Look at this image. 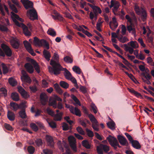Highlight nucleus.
Masks as SVG:
<instances>
[{
    "label": "nucleus",
    "mask_w": 154,
    "mask_h": 154,
    "mask_svg": "<svg viewBox=\"0 0 154 154\" xmlns=\"http://www.w3.org/2000/svg\"><path fill=\"white\" fill-rule=\"evenodd\" d=\"M60 84L61 87L64 88L66 89L69 87V84L64 81H61L60 82Z\"/></svg>",
    "instance_id": "nucleus-46"
},
{
    "label": "nucleus",
    "mask_w": 154,
    "mask_h": 154,
    "mask_svg": "<svg viewBox=\"0 0 154 154\" xmlns=\"http://www.w3.org/2000/svg\"><path fill=\"white\" fill-rule=\"evenodd\" d=\"M82 145L87 149L91 148V145L89 142L87 140H83L82 142Z\"/></svg>",
    "instance_id": "nucleus-28"
},
{
    "label": "nucleus",
    "mask_w": 154,
    "mask_h": 154,
    "mask_svg": "<svg viewBox=\"0 0 154 154\" xmlns=\"http://www.w3.org/2000/svg\"><path fill=\"white\" fill-rule=\"evenodd\" d=\"M54 14L55 15H51V16L54 20H58L60 21L63 20V17L57 11H54Z\"/></svg>",
    "instance_id": "nucleus-16"
},
{
    "label": "nucleus",
    "mask_w": 154,
    "mask_h": 154,
    "mask_svg": "<svg viewBox=\"0 0 154 154\" xmlns=\"http://www.w3.org/2000/svg\"><path fill=\"white\" fill-rule=\"evenodd\" d=\"M63 115V113L60 112L59 113H57L56 114H54V120L56 121H60L62 118V116Z\"/></svg>",
    "instance_id": "nucleus-23"
},
{
    "label": "nucleus",
    "mask_w": 154,
    "mask_h": 154,
    "mask_svg": "<svg viewBox=\"0 0 154 154\" xmlns=\"http://www.w3.org/2000/svg\"><path fill=\"white\" fill-rule=\"evenodd\" d=\"M54 59L56 60V62L59 61V55L57 52H55L54 53V55L53 57Z\"/></svg>",
    "instance_id": "nucleus-58"
},
{
    "label": "nucleus",
    "mask_w": 154,
    "mask_h": 154,
    "mask_svg": "<svg viewBox=\"0 0 154 154\" xmlns=\"http://www.w3.org/2000/svg\"><path fill=\"white\" fill-rule=\"evenodd\" d=\"M107 125L108 127L112 130L115 129L116 124L113 121L109 122L107 123Z\"/></svg>",
    "instance_id": "nucleus-29"
},
{
    "label": "nucleus",
    "mask_w": 154,
    "mask_h": 154,
    "mask_svg": "<svg viewBox=\"0 0 154 154\" xmlns=\"http://www.w3.org/2000/svg\"><path fill=\"white\" fill-rule=\"evenodd\" d=\"M28 152L30 154H33L35 152V148L32 146H28L27 148Z\"/></svg>",
    "instance_id": "nucleus-47"
},
{
    "label": "nucleus",
    "mask_w": 154,
    "mask_h": 154,
    "mask_svg": "<svg viewBox=\"0 0 154 154\" xmlns=\"http://www.w3.org/2000/svg\"><path fill=\"white\" fill-rule=\"evenodd\" d=\"M30 89L33 92H35L37 91V89L35 86H30L29 87Z\"/></svg>",
    "instance_id": "nucleus-63"
},
{
    "label": "nucleus",
    "mask_w": 154,
    "mask_h": 154,
    "mask_svg": "<svg viewBox=\"0 0 154 154\" xmlns=\"http://www.w3.org/2000/svg\"><path fill=\"white\" fill-rule=\"evenodd\" d=\"M35 144L38 146H42L43 144V142L42 140L40 138L36 139L35 140Z\"/></svg>",
    "instance_id": "nucleus-44"
},
{
    "label": "nucleus",
    "mask_w": 154,
    "mask_h": 154,
    "mask_svg": "<svg viewBox=\"0 0 154 154\" xmlns=\"http://www.w3.org/2000/svg\"><path fill=\"white\" fill-rule=\"evenodd\" d=\"M4 127L6 129L10 131H13V128L12 127L8 124L6 123L5 124Z\"/></svg>",
    "instance_id": "nucleus-56"
},
{
    "label": "nucleus",
    "mask_w": 154,
    "mask_h": 154,
    "mask_svg": "<svg viewBox=\"0 0 154 154\" xmlns=\"http://www.w3.org/2000/svg\"><path fill=\"white\" fill-rule=\"evenodd\" d=\"M47 33L48 34L52 37H55L57 35L56 32L54 29L52 28H49L48 30Z\"/></svg>",
    "instance_id": "nucleus-25"
},
{
    "label": "nucleus",
    "mask_w": 154,
    "mask_h": 154,
    "mask_svg": "<svg viewBox=\"0 0 154 154\" xmlns=\"http://www.w3.org/2000/svg\"><path fill=\"white\" fill-rule=\"evenodd\" d=\"M77 131L80 134L84 135L85 134V132L82 128L78 126L76 128Z\"/></svg>",
    "instance_id": "nucleus-55"
},
{
    "label": "nucleus",
    "mask_w": 154,
    "mask_h": 154,
    "mask_svg": "<svg viewBox=\"0 0 154 154\" xmlns=\"http://www.w3.org/2000/svg\"><path fill=\"white\" fill-rule=\"evenodd\" d=\"M43 152L45 154H52L53 153L52 151L50 149H44Z\"/></svg>",
    "instance_id": "nucleus-64"
},
{
    "label": "nucleus",
    "mask_w": 154,
    "mask_h": 154,
    "mask_svg": "<svg viewBox=\"0 0 154 154\" xmlns=\"http://www.w3.org/2000/svg\"><path fill=\"white\" fill-rule=\"evenodd\" d=\"M0 94L6 97L7 95V90L5 88L2 87L0 88Z\"/></svg>",
    "instance_id": "nucleus-33"
},
{
    "label": "nucleus",
    "mask_w": 154,
    "mask_h": 154,
    "mask_svg": "<svg viewBox=\"0 0 154 154\" xmlns=\"http://www.w3.org/2000/svg\"><path fill=\"white\" fill-rule=\"evenodd\" d=\"M30 126L32 129L35 131H37L38 130V127L35 124L33 123L30 124Z\"/></svg>",
    "instance_id": "nucleus-48"
},
{
    "label": "nucleus",
    "mask_w": 154,
    "mask_h": 154,
    "mask_svg": "<svg viewBox=\"0 0 154 154\" xmlns=\"http://www.w3.org/2000/svg\"><path fill=\"white\" fill-rule=\"evenodd\" d=\"M94 7L93 9L94 13H97L98 12L100 14L101 13L102 11L99 7L96 6H95Z\"/></svg>",
    "instance_id": "nucleus-49"
},
{
    "label": "nucleus",
    "mask_w": 154,
    "mask_h": 154,
    "mask_svg": "<svg viewBox=\"0 0 154 154\" xmlns=\"http://www.w3.org/2000/svg\"><path fill=\"white\" fill-rule=\"evenodd\" d=\"M2 70L4 74H6L8 72V69L7 67L4 64H2Z\"/></svg>",
    "instance_id": "nucleus-54"
},
{
    "label": "nucleus",
    "mask_w": 154,
    "mask_h": 154,
    "mask_svg": "<svg viewBox=\"0 0 154 154\" xmlns=\"http://www.w3.org/2000/svg\"><path fill=\"white\" fill-rule=\"evenodd\" d=\"M23 43L27 51L32 56H34L36 55L32 48L31 45L26 40L23 42Z\"/></svg>",
    "instance_id": "nucleus-7"
},
{
    "label": "nucleus",
    "mask_w": 154,
    "mask_h": 154,
    "mask_svg": "<svg viewBox=\"0 0 154 154\" xmlns=\"http://www.w3.org/2000/svg\"><path fill=\"white\" fill-rule=\"evenodd\" d=\"M47 112L49 115L52 116L53 117L54 116L55 114L54 112L49 108H47Z\"/></svg>",
    "instance_id": "nucleus-57"
},
{
    "label": "nucleus",
    "mask_w": 154,
    "mask_h": 154,
    "mask_svg": "<svg viewBox=\"0 0 154 154\" xmlns=\"http://www.w3.org/2000/svg\"><path fill=\"white\" fill-rule=\"evenodd\" d=\"M32 63L35 69L38 73H39L40 71V67L37 63L35 60H33Z\"/></svg>",
    "instance_id": "nucleus-34"
},
{
    "label": "nucleus",
    "mask_w": 154,
    "mask_h": 154,
    "mask_svg": "<svg viewBox=\"0 0 154 154\" xmlns=\"http://www.w3.org/2000/svg\"><path fill=\"white\" fill-rule=\"evenodd\" d=\"M63 129L64 131H67L69 129V127L68 125L66 123H63L62 126Z\"/></svg>",
    "instance_id": "nucleus-60"
},
{
    "label": "nucleus",
    "mask_w": 154,
    "mask_h": 154,
    "mask_svg": "<svg viewBox=\"0 0 154 154\" xmlns=\"http://www.w3.org/2000/svg\"><path fill=\"white\" fill-rule=\"evenodd\" d=\"M21 79L22 81L29 84L31 82L30 78L26 75L23 74V76L21 77Z\"/></svg>",
    "instance_id": "nucleus-20"
},
{
    "label": "nucleus",
    "mask_w": 154,
    "mask_h": 154,
    "mask_svg": "<svg viewBox=\"0 0 154 154\" xmlns=\"http://www.w3.org/2000/svg\"><path fill=\"white\" fill-rule=\"evenodd\" d=\"M127 30L129 32H131V31H132L133 33H135V29L134 28H132L131 25H129L127 26Z\"/></svg>",
    "instance_id": "nucleus-61"
},
{
    "label": "nucleus",
    "mask_w": 154,
    "mask_h": 154,
    "mask_svg": "<svg viewBox=\"0 0 154 154\" xmlns=\"http://www.w3.org/2000/svg\"><path fill=\"white\" fill-rule=\"evenodd\" d=\"M132 146L137 149H140L141 148V146L137 140H133L130 143Z\"/></svg>",
    "instance_id": "nucleus-19"
},
{
    "label": "nucleus",
    "mask_w": 154,
    "mask_h": 154,
    "mask_svg": "<svg viewBox=\"0 0 154 154\" xmlns=\"http://www.w3.org/2000/svg\"><path fill=\"white\" fill-rule=\"evenodd\" d=\"M11 96L12 99L15 101H17L19 100L18 94L17 93H12Z\"/></svg>",
    "instance_id": "nucleus-30"
},
{
    "label": "nucleus",
    "mask_w": 154,
    "mask_h": 154,
    "mask_svg": "<svg viewBox=\"0 0 154 154\" xmlns=\"http://www.w3.org/2000/svg\"><path fill=\"white\" fill-rule=\"evenodd\" d=\"M1 47L2 49L0 48V56L4 57L6 55L7 57H11L12 54V52L9 47L4 44H2Z\"/></svg>",
    "instance_id": "nucleus-3"
},
{
    "label": "nucleus",
    "mask_w": 154,
    "mask_h": 154,
    "mask_svg": "<svg viewBox=\"0 0 154 154\" xmlns=\"http://www.w3.org/2000/svg\"><path fill=\"white\" fill-rule=\"evenodd\" d=\"M7 117L10 121H13L15 119V115L14 112L8 111L7 113Z\"/></svg>",
    "instance_id": "nucleus-22"
},
{
    "label": "nucleus",
    "mask_w": 154,
    "mask_h": 154,
    "mask_svg": "<svg viewBox=\"0 0 154 154\" xmlns=\"http://www.w3.org/2000/svg\"><path fill=\"white\" fill-rule=\"evenodd\" d=\"M72 70L76 73L80 74L81 73V70L79 67L76 66H74L72 68Z\"/></svg>",
    "instance_id": "nucleus-40"
},
{
    "label": "nucleus",
    "mask_w": 154,
    "mask_h": 154,
    "mask_svg": "<svg viewBox=\"0 0 154 154\" xmlns=\"http://www.w3.org/2000/svg\"><path fill=\"white\" fill-rule=\"evenodd\" d=\"M71 97L77 104L79 106H81V104L79 100L74 95H72Z\"/></svg>",
    "instance_id": "nucleus-50"
},
{
    "label": "nucleus",
    "mask_w": 154,
    "mask_h": 154,
    "mask_svg": "<svg viewBox=\"0 0 154 154\" xmlns=\"http://www.w3.org/2000/svg\"><path fill=\"white\" fill-rule=\"evenodd\" d=\"M63 60L66 63H71L73 62V59L68 56H66L63 58Z\"/></svg>",
    "instance_id": "nucleus-39"
},
{
    "label": "nucleus",
    "mask_w": 154,
    "mask_h": 154,
    "mask_svg": "<svg viewBox=\"0 0 154 154\" xmlns=\"http://www.w3.org/2000/svg\"><path fill=\"white\" fill-rule=\"evenodd\" d=\"M67 108H69V107H67ZM69 110L70 112L73 114L76 115L77 116H78L79 117H80L81 116V114L80 110L77 107H74L72 106H71L69 107Z\"/></svg>",
    "instance_id": "nucleus-11"
},
{
    "label": "nucleus",
    "mask_w": 154,
    "mask_h": 154,
    "mask_svg": "<svg viewBox=\"0 0 154 154\" xmlns=\"http://www.w3.org/2000/svg\"><path fill=\"white\" fill-rule=\"evenodd\" d=\"M57 144L59 149L62 152L64 151V147L66 148L68 147L66 143L64 141L62 142L61 141L59 140L57 143Z\"/></svg>",
    "instance_id": "nucleus-13"
},
{
    "label": "nucleus",
    "mask_w": 154,
    "mask_h": 154,
    "mask_svg": "<svg viewBox=\"0 0 154 154\" xmlns=\"http://www.w3.org/2000/svg\"><path fill=\"white\" fill-rule=\"evenodd\" d=\"M114 6L113 8L112 9V11L114 13L115 11H117L119 7L120 6V4L119 2L117 1H115L114 2Z\"/></svg>",
    "instance_id": "nucleus-37"
},
{
    "label": "nucleus",
    "mask_w": 154,
    "mask_h": 154,
    "mask_svg": "<svg viewBox=\"0 0 154 154\" xmlns=\"http://www.w3.org/2000/svg\"><path fill=\"white\" fill-rule=\"evenodd\" d=\"M41 42L42 40H39L37 37H34L33 43L35 46L41 47Z\"/></svg>",
    "instance_id": "nucleus-24"
},
{
    "label": "nucleus",
    "mask_w": 154,
    "mask_h": 154,
    "mask_svg": "<svg viewBox=\"0 0 154 154\" xmlns=\"http://www.w3.org/2000/svg\"><path fill=\"white\" fill-rule=\"evenodd\" d=\"M12 15V18L14 22L15 23V24L19 27H20L21 24H23L22 23H19L17 20H19L21 22L23 21V20L19 17V16L15 13L11 12Z\"/></svg>",
    "instance_id": "nucleus-8"
},
{
    "label": "nucleus",
    "mask_w": 154,
    "mask_h": 154,
    "mask_svg": "<svg viewBox=\"0 0 154 154\" xmlns=\"http://www.w3.org/2000/svg\"><path fill=\"white\" fill-rule=\"evenodd\" d=\"M125 48V50L127 51H128L130 54H132L134 51L133 48L128 46L127 44H124V45Z\"/></svg>",
    "instance_id": "nucleus-42"
},
{
    "label": "nucleus",
    "mask_w": 154,
    "mask_h": 154,
    "mask_svg": "<svg viewBox=\"0 0 154 154\" xmlns=\"http://www.w3.org/2000/svg\"><path fill=\"white\" fill-rule=\"evenodd\" d=\"M10 106L11 109L14 111L17 110L19 108V106L18 104L13 102L10 103Z\"/></svg>",
    "instance_id": "nucleus-27"
},
{
    "label": "nucleus",
    "mask_w": 154,
    "mask_h": 154,
    "mask_svg": "<svg viewBox=\"0 0 154 154\" xmlns=\"http://www.w3.org/2000/svg\"><path fill=\"white\" fill-rule=\"evenodd\" d=\"M20 116L22 119H25L26 118V115L25 112V110L23 109L19 112Z\"/></svg>",
    "instance_id": "nucleus-41"
},
{
    "label": "nucleus",
    "mask_w": 154,
    "mask_h": 154,
    "mask_svg": "<svg viewBox=\"0 0 154 154\" xmlns=\"http://www.w3.org/2000/svg\"><path fill=\"white\" fill-rule=\"evenodd\" d=\"M43 46L44 48L48 50L49 49V43L45 40L42 39L41 46Z\"/></svg>",
    "instance_id": "nucleus-26"
},
{
    "label": "nucleus",
    "mask_w": 154,
    "mask_h": 154,
    "mask_svg": "<svg viewBox=\"0 0 154 154\" xmlns=\"http://www.w3.org/2000/svg\"><path fill=\"white\" fill-rule=\"evenodd\" d=\"M121 69L134 82H135V80L136 79L132 74L128 73L127 72L125 71L124 69Z\"/></svg>",
    "instance_id": "nucleus-38"
},
{
    "label": "nucleus",
    "mask_w": 154,
    "mask_h": 154,
    "mask_svg": "<svg viewBox=\"0 0 154 154\" xmlns=\"http://www.w3.org/2000/svg\"><path fill=\"white\" fill-rule=\"evenodd\" d=\"M79 89L82 93L84 94H86L87 93V89L84 86L80 85Z\"/></svg>",
    "instance_id": "nucleus-52"
},
{
    "label": "nucleus",
    "mask_w": 154,
    "mask_h": 154,
    "mask_svg": "<svg viewBox=\"0 0 154 154\" xmlns=\"http://www.w3.org/2000/svg\"><path fill=\"white\" fill-rule=\"evenodd\" d=\"M8 82L10 85L13 86L16 85L17 84V81L12 77H11L9 79Z\"/></svg>",
    "instance_id": "nucleus-32"
},
{
    "label": "nucleus",
    "mask_w": 154,
    "mask_h": 154,
    "mask_svg": "<svg viewBox=\"0 0 154 154\" xmlns=\"http://www.w3.org/2000/svg\"><path fill=\"white\" fill-rule=\"evenodd\" d=\"M134 9L136 13L138 15H141V17L143 20L146 19L147 17V13L146 10L143 8H140L139 6L136 4L134 5Z\"/></svg>",
    "instance_id": "nucleus-4"
},
{
    "label": "nucleus",
    "mask_w": 154,
    "mask_h": 154,
    "mask_svg": "<svg viewBox=\"0 0 154 154\" xmlns=\"http://www.w3.org/2000/svg\"><path fill=\"white\" fill-rule=\"evenodd\" d=\"M110 145L113 147L115 149H116L117 147L120 148L121 146L119 145V142L116 138L111 135H109L106 138Z\"/></svg>",
    "instance_id": "nucleus-5"
},
{
    "label": "nucleus",
    "mask_w": 154,
    "mask_h": 154,
    "mask_svg": "<svg viewBox=\"0 0 154 154\" xmlns=\"http://www.w3.org/2000/svg\"><path fill=\"white\" fill-rule=\"evenodd\" d=\"M64 75L66 78L68 80L70 79L71 77H72L70 72L66 68L65 69Z\"/></svg>",
    "instance_id": "nucleus-31"
},
{
    "label": "nucleus",
    "mask_w": 154,
    "mask_h": 154,
    "mask_svg": "<svg viewBox=\"0 0 154 154\" xmlns=\"http://www.w3.org/2000/svg\"><path fill=\"white\" fill-rule=\"evenodd\" d=\"M45 139L48 145L52 148H53L54 143L52 137L48 135H46L45 136Z\"/></svg>",
    "instance_id": "nucleus-10"
},
{
    "label": "nucleus",
    "mask_w": 154,
    "mask_h": 154,
    "mask_svg": "<svg viewBox=\"0 0 154 154\" xmlns=\"http://www.w3.org/2000/svg\"><path fill=\"white\" fill-rule=\"evenodd\" d=\"M92 128L94 130L97 131H99V129L98 128V122L96 123H95L94 124H92Z\"/></svg>",
    "instance_id": "nucleus-53"
},
{
    "label": "nucleus",
    "mask_w": 154,
    "mask_h": 154,
    "mask_svg": "<svg viewBox=\"0 0 154 154\" xmlns=\"http://www.w3.org/2000/svg\"><path fill=\"white\" fill-rule=\"evenodd\" d=\"M119 40L122 43H124L128 41V39L126 37H124L122 36H119L118 37Z\"/></svg>",
    "instance_id": "nucleus-43"
},
{
    "label": "nucleus",
    "mask_w": 154,
    "mask_h": 154,
    "mask_svg": "<svg viewBox=\"0 0 154 154\" xmlns=\"http://www.w3.org/2000/svg\"><path fill=\"white\" fill-rule=\"evenodd\" d=\"M21 2L26 9H28L29 8H32L27 11V15L29 19L32 20L38 19L37 13L35 9L33 8V3L28 0H21Z\"/></svg>",
    "instance_id": "nucleus-1"
},
{
    "label": "nucleus",
    "mask_w": 154,
    "mask_h": 154,
    "mask_svg": "<svg viewBox=\"0 0 154 154\" xmlns=\"http://www.w3.org/2000/svg\"><path fill=\"white\" fill-rule=\"evenodd\" d=\"M86 131L87 133V134L88 135L89 137H92L94 136V134L92 131L88 129V128H86Z\"/></svg>",
    "instance_id": "nucleus-51"
},
{
    "label": "nucleus",
    "mask_w": 154,
    "mask_h": 154,
    "mask_svg": "<svg viewBox=\"0 0 154 154\" xmlns=\"http://www.w3.org/2000/svg\"><path fill=\"white\" fill-rule=\"evenodd\" d=\"M43 54L45 58L48 61H49L51 57V54L50 52L47 50L44 49L43 51Z\"/></svg>",
    "instance_id": "nucleus-18"
},
{
    "label": "nucleus",
    "mask_w": 154,
    "mask_h": 154,
    "mask_svg": "<svg viewBox=\"0 0 154 154\" xmlns=\"http://www.w3.org/2000/svg\"><path fill=\"white\" fill-rule=\"evenodd\" d=\"M50 64L53 67L49 68V70L50 72L51 73H53L55 75L59 74L60 73V71L62 70L61 69L62 68L60 64L52 60H51Z\"/></svg>",
    "instance_id": "nucleus-2"
},
{
    "label": "nucleus",
    "mask_w": 154,
    "mask_h": 154,
    "mask_svg": "<svg viewBox=\"0 0 154 154\" xmlns=\"http://www.w3.org/2000/svg\"><path fill=\"white\" fill-rule=\"evenodd\" d=\"M20 26L23 29V33L26 36H30L31 35V33L29 31L28 27L24 24H21Z\"/></svg>",
    "instance_id": "nucleus-14"
},
{
    "label": "nucleus",
    "mask_w": 154,
    "mask_h": 154,
    "mask_svg": "<svg viewBox=\"0 0 154 154\" xmlns=\"http://www.w3.org/2000/svg\"><path fill=\"white\" fill-rule=\"evenodd\" d=\"M127 137L130 141V143L133 140L132 137L127 133H125V134Z\"/></svg>",
    "instance_id": "nucleus-62"
},
{
    "label": "nucleus",
    "mask_w": 154,
    "mask_h": 154,
    "mask_svg": "<svg viewBox=\"0 0 154 154\" xmlns=\"http://www.w3.org/2000/svg\"><path fill=\"white\" fill-rule=\"evenodd\" d=\"M54 87L56 91L60 94H61L63 92L62 90L60 88L59 85L57 83L54 84Z\"/></svg>",
    "instance_id": "nucleus-35"
},
{
    "label": "nucleus",
    "mask_w": 154,
    "mask_h": 154,
    "mask_svg": "<svg viewBox=\"0 0 154 154\" xmlns=\"http://www.w3.org/2000/svg\"><path fill=\"white\" fill-rule=\"evenodd\" d=\"M40 97L42 104L43 105H45L47 101L46 97V95L45 93H42L41 94Z\"/></svg>",
    "instance_id": "nucleus-21"
},
{
    "label": "nucleus",
    "mask_w": 154,
    "mask_h": 154,
    "mask_svg": "<svg viewBox=\"0 0 154 154\" xmlns=\"http://www.w3.org/2000/svg\"><path fill=\"white\" fill-rule=\"evenodd\" d=\"M117 139L120 143L123 146H127L128 145V142L126 139L123 136L119 135Z\"/></svg>",
    "instance_id": "nucleus-12"
},
{
    "label": "nucleus",
    "mask_w": 154,
    "mask_h": 154,
    "mask_svg": "<svg viewBox=\"0 0 154 154\" xmlns=\"http://www.w3.org/2000/svg\"><path fill=\"white\" fill-rule=\"evenodd\" d=\"M68 140L70 145L72 149L74 151H76V146L75 144L76 141L75 137L72 136H69Z\"/></svg>",
    "instance_id": "nucleus-9"
},
{
    "label": "nucleus",
    "mask_w": 154,
    "mask_h": 154,
    "mask_svg": "<svg viewBox=\"0 0 154 154\" xmlns=\"http://www.w3.org/2000/svg\"><path fill=\"white\" fill-rule=\"evenodd\" d=\"M88 117L92 124H94L95 123H96L98 122L93 115L91 114H89Z\"/></svg>",
    "instance_id": "nucleus-45"
},
{
    "label": "nucleus",
    "mask_w": 154,
    "mask_h": 154,
    "mask_svg": "<svg viewBox=\"0 0 154 154\" xmlns=\"http://www.w3.org/2000/svg\"><path fill=\"white\" fill-rule=\"evenodd\" d=\"M97 149L99 154H103V151L107 153L109 150V147L106 145L100 144L97 146Z\"/></svg>",
    "instance_id": "nucleus-6"
},
{
    "label": "nucleus",
    "mask_w": 154,
    "mask_h": 154,
    "mask_svg": "<svg viewBox=\"0 0 154 154\" xmlns=\"http://www.w3.org/2000/svg\"><path fill=\"white\" fill-rule=\"evenodd\" d=\"M91 107L94 113L95 114L96 113H97V108L95 104L92 103L91 105Z\"/></svg>",
    "instance_id": "nucleus-59"
},
{
    "label": "nucleus",
    "mask_w": 154,
    "mask_h": 154,
    "mask_svg": "<svg viewBox=\"0 0 154 154\" xmlns=\"http://www.w3.org/2000/svg\"><path fill=\"white\" fill-rule=\"evenodd\" d=\"M27 71L30 73H32L34 71V68L29 63H26L24 66Z\"/></svg>",
    "instance_id": "nucleus-17"
},
{
    "label": "nucleus",
    "mask_w": 154,
    "mask_h": 154,
    "mask_svg": "<svg viewBox=\"0 0 154 154\" xmlns=\"http://www.w3.org/2000/svg\"><path fill=\"white\" fill-rule=\"evenodd\" d=\"M18 90L19 92L23 97L25 98L28 97V95L27 93L22 87L19 86L18 87Z\"/></svg>",
    "instance_id": "nucleus-15"
},
{
    "label": "nucleus",
    "mask_w": 154,
    "mask_h": 154,
    "mask_svg": "<svg viewBox=\"0 0 154 154\" xmlns=\"http://www.w3.org/2000/svg\"><path fill=\"white\" fill-rule=\"evenodd\" d=\"M130 44L131 46L133 48H136L138 47V45L136 41H131L128 43V44Z\"/></svg>",
    "instance_id": "nucleus-36"
}]
</instances>
